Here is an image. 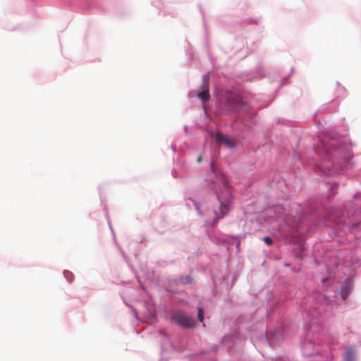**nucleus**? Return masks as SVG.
<instances>
[{
  "label": "nucleus",
  "mask_w": 361,
  "mask_h": 361,
  "mask_svg": "<svg viewBox=\"0 0 361 361\" xmlns=\"http://www.w3.org/2000/svg\"><path fill=\"white\" fill-rule=\"evenodd\" d=\"M263 240L264 241L265 243H267L269 245H271L272 243H273L272 239L271 238H269V237H267V236L264 237L263 238Z\"/></svg>",
  "instance_id": "9"
},
{
  "label": "nucleus",
  "mask_w": 361,
  "mask_h": 361,
  "mask_svg": "<svg viewBox=\"0 0 361 361\" xmlns=\"http://www.w3.org/2000/svg\"><path fill=\"white\" fill-rule=\"evenodd\" d=\"M173 319L178 324L183 327L190 328L193 327L195 325V322L192 318L182 313L175 314L173 317Z\"/></svg>",
  "instance_id": "2"
},
{
  "label": "nucleus",
  "mask_w": 361,
  "mask_h": 361,
  "mask_svg": "<svg viewBox=\"0 0 361 361\" xmlns=\"http://www.w3.org/2000/svg\"><path fill=\"white\" fill-rule=\"evenodd\" d=\"M197 317H198L199 321L202 322L204 320V314H203V310L202 308H199Z\"/></svg>",
  "instance_id": "7"
},
{
  "label": "nucleus",
  "mask_w": 361,
  "mask_h": 361,
  "mask_svg": "<svg viewBox=\"0 0 361 361\" xmlns=\"http://www.w3.org/2000/svg\"><path fill=\"white\" fill-rule=\"evenodd\" d=\"M202 161V156H199L197 158V161L200 163Z\"/></svg>",
  "instance_id": "10"
},
{
  "label": "nucleus",
  "mask_w": 361,
  "mask_h": 361,
  "mask_svg": "<svg viewBox=\"0 0 361 361\" xmlns=\"http://www.w3.org/2000/svg\"><path fill=\"white\" fill-rule=\"evenodd\" d=\"M345 361H354V352L352 348H348L345 353Z\"/></svg>",
  "instance_id": "6"
},
{
  "label": "nucleus",
  "mask_w": 361,
  "mask_h": 361,
  "mask_svg": "<svg viewBox=\"0 0 361 361\" xmlns=\"http://www.w3.org/2000/svg\"><path fill=\"white\" fill-rule=\"evenodd\" d=\"M196 92L197 97H199L203 103L209 101L210 95L207 80H203V84L201 86L200 90H197Z\"/></svg>",
  "instance_id": "5"
},
{
  "label": "nucleus",
  "mask_w": 361,
  "mask_h": 361,
  "mask_svg": "<svg viewBox=\"0 0 361 361\" xmlns=\"http://www.w3.org/2000/svg\"><path fill=\"white\" fill-rule=\"evenodd\" d=\"M65 276L68 279L69 281H72L73 274L68 271L64 272Z\"/></svg>",
  "instance_id": "8"
},
{
  "label": "nucleus",
  "mask_w": 361,
  "mask_h": 361,
  "mask_svg": "<svg viewBox=\"0 0 361 361\" xmlns=\"http://www.w3.org/2000/svg\"><path fill=\"white\" fill-rule=\"evenodd\" d=\"M243 105L241 97L234 93L228 92L225 95L224 106L228 112L240 111Z\"/></svg>",
  "instance_id": "1"
},
{
  "label": "nucleus",
  "mask_w": 361,
  "mask_h": 361,
  "mask_svg": "<svg viewBox=\"0 0 361 361\" xmlns=\"http://www.w3.org/2000/svg\"><path fill=\"white\" fill-rule=\"evenodd\" d=\"M225 189L226 190V195L225 197H223L221 195H217V197H218V200H219L220 203H221V205H220V212H221V217H223L224 216H225L229 209H228V204H224V202H228L230 199L231 198V192H230V189L228 188V187L227 186H225Z\"/></svg>",
  "instance_id": "3"
},
{
  "label": "nucleus",
  "mask_w": 361,
  "mask_h": 361,
  "mask_svg": "<svg viewBox=\"0 0 361 361\" xmlns=\"http://www.w3.org/2000/svg\"><path fill=\"white\" fill-rule=\"evenodd\" d=\"M215 140L219 145H225L228 148H233L235 146L234 141L230 137L221 133H216Z\"/></svg>",
  "instance_id": "4"
}]
</instances>
